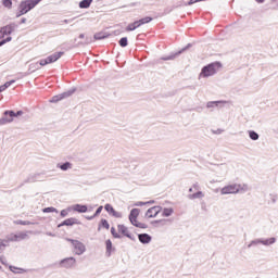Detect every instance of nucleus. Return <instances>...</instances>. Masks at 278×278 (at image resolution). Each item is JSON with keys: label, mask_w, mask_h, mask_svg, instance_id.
I'll return each instance as SVG.
<instances>
[{"label": "nucleus", "mask_w": 278, "mask_h": 278, "mask_svg": "<svg viewBox=\"0 0 278 278\" xmlns=\"http://www.w3.org/2000/svg\"><path fill=\"white\" fill-rule=\"evenodd\" d=\"M73 225H79V220L75 217H71V218H67L65 219L64 222H62L59 227H73Z\"/></svg>", "instance_id": "f8f14e48"}, {"label": "nucleus", "mask_w": 278, "mask_h": 278, "mask_svg": "<svg viewBox=\"0 0 278 278\" xmlns=\"http://www.w3.org/2000/svg\"><path fill=\"white\" fill-rule=\"evenodd\" d=\"M205 195L201 192V191H198L193 194H190L189 195V199H203Z\"/></svg>", "instance_id": "cd10ccee"}, {"label": "nucleus", "mask_w": 278, "mask_h": 278, "mask_svg": "<svg viewBox=\"0 0 278 278\" xmlns=\"http://www.w3.org/2000/svg\"><path fill=\"white\" fill-rule=\"evenodd\" d=\"M7 42H12V37H7L5 39L0 41V47H3Z\"/></svg>", "instance_id": "c9c22d12"}, {"label": "nucleus", "mask_w": 278, "mask_h": 278, "mask_svg": "<svg viewBox=\"0 0 278 278\" xmlns=\"http://www.w3.org/2000/svg\"><path fill=\"white\" fill-rule=\"evenodd\" d=\"M5 247H8V243H5L3 240H0V253H3V249H5Z\"/></svg>", "instance_id": "ea45409f"}, {"label": "nucleus", "mask_w": 278, "mask_h": 278, "mask_svg": "<svg viewBox=\"0 0 278 278\" xmlns=\"http://www.w3.org/2000/svg\"><path fill=\"white\" fill-rule=\"evenodd\" d=\"M1 38H5V35L3 34V30L0 28V40Z\"/></svg>", "instance_id": "8fccbe9b"}, {"label": "nucleus", "mask_w": 278, "mask_h": 278, "mask_svg": "<svg viewBox=\"0 0 278 278\" xmlns=\"http://www.w3.org/2000/svg\"><path fill=\"white\" fill-rule=\"evenodd\" d=\"M275 242H277V239H275V238H269V239H266V240L255 239V240L250 242L248 248L251 249V247H255L257 244H264V247H268L270 244H275Z\"/></svg>", "instance_id": "6e6552de"}, {"label": "nucleus", "mask_w": 278, "mask_h": 278, "mask_svg": "<svg viewBox=\"0 0 278 278\" xmlns=\"http://www.w3.org/2000/svg\"><path fill=\"white\" fill-rule=\"evenodd\" d=\"M256 3H264V0H255Z\"/></svg>", "instance_id": "5fc2aeb1"}, {"label": "nucleus", "mask_w": 278, "mask_h": 278, "mask_svg": "<svg viewBox=\"0 0 278 278\" xmlns=\"http://www.w3.org/2000/svg\"><path fill=\"white\" fill-rule=\"evenodd\" d=\"M74 93H75V89H72L70 91L52 97L50 101L51 103H58V101H62V99H66V97H71V94H74Z\"/></svg>", "instance_id": "9b49d317"}, {"label": "nucleus", "mask_w": 278, "mask_h": 278, "mask_svg": "<svg viewBox=\"0 0 278 278\" xmlns=\"http://www.w3.org/2000/svg\"><path fill=\"white\" fill-rule=\"evenodd\" d=\"M119 46L127 47V37H123L122 39H119Z\"/></svg>", "instance_id": "58836bf2"}, {"label": "nucleus", "mask_w": 278, "mask_h": 278, "mask_svg": "<svg viewBox=\"0 0 278 278\" xmlns=\"http://www.w3.org/2000/svg\"><path fill=\"white\" fill-rule=\"evenodd\" d=\"M112 215L115 216V218H121V213L119 212L114 211L112 213Z\"/></svg>", "instance_id": "a18cd8bd"}, {"label": "nucleus", "mask_w": 278, "mask_h": 278, "mask_svg": "<svg viewBox=\"0 0 278 278\" xmlns=\"http://www.w3.org/2000/svg\"><path fill=\"white\" fill-rule=\"evenodd\" d=\"M101 225L104 227V229H110V223H108V219H102Z\"/></svg>", "instance_id": "e433bc0d"}, {"label": "nucleus", "mask_w": 278, "mask_h": 278, "mask_svg": "<svg viewBox=\"0 0 278 278\" xmlns=\"http://www.w3.org/2000/svg\"><path fill=\"white\" fill-rule=\"evenodd\" d=\"M75 264H77V260H75V257H73V256L63 258L60 262L61 268H73L75 266Z\"/></svg>", "instance_id": "1a4fd4ad"}, {"label": "nucleus", "mask_w": 278, "mask_h": 278, "mask_svg": "<svg viewBox=\"0 0 278 278\" xmlns=\"http://www.w3.org/2000/svg\"><path fill=\"white\" fill-rule=\"evenodd\" d=\"M2 5L8 8V10H12V0H2Z\"/></svg>", "instance_id": "473e14b6"}, {"label": "nucleus", "mask_w": 278, "mask_h": 278, "mask_svg": "<svg viewBox=\"0 0 278 278\" xmlns=\"http://www.w3.org/2000/svg\"><path fill=\"white\" fill-rule=\"evenodd\" d=\"M43 214H49L51 212H55L58 214V208L50 206L42 210Z\"/></svg>", "instance_id": "7c9ffc66"}, {"label": "nucleus", "mask_w": 278, "mask_h": 278, "mask_svg": "<svg viewBox=\"0 0 278 278\" xmlns=\"http://www.w3.org/2000/svg\"><path fill=\"white\" fill-rule=\"evenodd\" d=\"M138 216H140V208H132L129 214V220L134 227L139 229H147V224L138 222Z\"/></svg>", "instance_id": "7ed1b4c3"}, {"label": "nucleus", "mask_w": 278, "mask_h": 278, "mask_svg": "<svg viewBox=\"0 0 278 278\" xmlns=\"http://www.w3.org/2000/svg\"><path fill=\"white\" fill-rule=\"evenodd\" d=\"M5 90V87L2 85L0 86V92H3Z\"/></svg>", "instance_id": "603ef678"}, {"label": "nucleus", "mask_w": 278, "mask_h": 278, "mask_svg": "<svg viewBox=\"0 0 278 278\" xmlns=\"http://www.w3.org/2000/svg\"><path fill=\"white\" fill-rule=\"evenodd\" d=\"M92 4V0H83L79 2V8L80 9H88Z\"/></svg>", "instance_id": "412c9836"}, {"label": "nucleus", "mask_w": 278, "mask_h": 278, "mask_svg": "<svg viewBox=\"0 0 278 278\" xmlns=\"http://www.w3.org/2000/svg\"><path fill=\"white\" fill-rule=\"evenodd\" d=\"M62 55H64V52H54L48 58L40 60L39 65L47 66V64H53V62H58L62 58Z\"/></svg>", "instance_id": "423d86ee"}, {"label": "nucleus", "mask_w": 278, "mask_h": 278, "mask_svg": "<svg viewBox=\"0 0 278 278\" xmlns=\"http://www.w3.org/2000/svg\"><path fill=\"white\" fill-rule=\"evenodd\" d=\"M12 84H14V80H11V81H7L4 85V89L7 90V88H10L12 86Z\"/></svg>", "instance_id": "a19ab883"}, {"label": "nucleus", "mask_w": 278, "mask_h": 278, "mask_svg": "<svg viewBox=\"0 0 278 278\" xmlns=\"http://www.w3.org/2000/svg\"><path fill=\"white\" fill-rule=\"evenodd\" d=\"M21 23H22V24L27 23V18H25V17H24V18H22Z\"/></svg>", "instance_id": "864d4df0"}, {"label": "nucleus", "mask_w": 278, "mask_h": 278, "mask_svg": "<svg viewBox=\"0 0 278 278\" xmlns=\"http://www.w3.org/2000/svg\"><path fill=\"white\" fill-rule=\"evenodd\" d=\"M106 255L110 257L112 255V240H106Z\"/></svg>", "instance_id": "bb28decb"}, {"label": "nucleus", "mask_w": 278, "mask_h": 278, "mask_svg": "<svg viewBox=\"0 0 278 278\" xmlns=\"http://www.w3.org/2000/svg\"><path fill=\"white\" fill-rule=\"evenodd\" d=\"M211 184H216V180H212Z\"/></svg>", "instance_id": "bf43d9fd"}, {"label": "nucleus", "mask_w": 278, "mask_h": 278, "mask_svg": "<svg viewBox=\"0 0 278 278\" xmlns=\"http://www.w3.org/2000/svg\"><path fill=\"white\" fill-rule=\"evenodd\" d=\"M15 225H34V223L29 222V220H22V219H17L14 222Z\"/></svg>", "instance_id": "2f4dec72"}, {"label": "nucleus", "mask_w": 278, "mask_h": 278, "mask_svg": "<svg viewBox=\"0 0 278 278\" xmlns=\"http://www.w3.org/2000/svg\"><path fill=\"white\" fill-rule=\"evenodd\" d=\"M61 216H62V218H66V216H68V211L62 210L61 211Z\"/></svg>", "instance_id": "37998d69"}, {"label": "nucleus", "mask_w": 278, "mask_h": 278, "mask_svg": "<svg viewBox=\"0 0 278 278\" xmlns=\"http://www.w3.org/2000/svg\"><path fill=\"white\" fill-rule=\"evenodd\" d=\"M117 230L126 238H129V240H134V237L131 236V233H129V229L125 225H118Z\"/></svg>", "instance_id": "ddd939ff"}, {"label": "nucleus", "mask_w": 278, "mask_h": 278, "mask_svg": "<svg viewBox=\"0 0 278 278\" xmlns=\"http://www.w3.org/2000/svg\"><path fill=\"white\" fill-rule=\"evenodd\" d=\"M29 233H34L31 230L21 231L17 232V242H21V240H27L29 238Z\"/></svg>", "instance_id": "f3484780"}, {"label": "nucleus", "mask_w": 278, "mask_h": 278, "mask_svg": "<svg viewBox=\"0 0 278 278\" xmlns=\"http://www.w3.org/2000/svg\"><path fill=\"white\" fill-rule=\"evenodd\" d=\"M138 27H140V24L138 21H136L126 27V31H135V29H138Z\"/></svg>", "instance_id": "aec40b11"}, {"label": "nucleus", "mask_w": 278, "mask_h": 278, "mask_svg": "<svg viewBox=\"0 0 278 278\" xmlns=\"http://www.w3.org/2000/svg\"><path fill=\"white\" fill-rule=\"evenodd\" d=\"M64 23H68V20H64Z\"/></svg>", "instance_id": "052dcab7"}, {"label": "nucleus", "mask_w": 278, "mask_h": 278, "mask_svg": "<svg viewBox=\"0 0 278 278\" xmlns=\"http://www.w3.org/2000/svg\"><path fill=\"white\" fill-rule=\"evenodd\" d=\"M138 239L141 244H149L152 240V237L149 233H140L138 235Z\"/></svg>", "instance_id": "2eb2a0df"}, {"label": "nucleus", "mask_w": 278, "mask_h": 278, "mask_svg": "<svg viewBox=\"0 0 278 278\" xmlns=\"http://www.w3.org/2000/svg\"><path fill=\"white\" fill-rule=\"evenodd\" d=\"M10 116V118L8 117H2L0 119V125H5V123H12L13 118L16 116H23V111H17L16 113H14V111H5L4 112V116Z\"/></svg>", "instance_id": "0eeeda50"}, {"label": "nucleus", "mask_w": 278, "mask_h": 278, "mask_svg": "<svg viewBox=\"0 0 278 278\" xmlns=\"http://www.w3.org/2000/svg\"><path fill=\"white\" fill-rule=\"evenodd\" d=\"M162 212V206H152L146 212V218H155Z\"/></svg>", "instance_id": "9d476101"}, {"label": "nucleus", "mask_w": 278, "mask_h": 278, "mask_svg": "<svg viewBox=\"0 0 278 278\" xmlns=\"http://www.w3.org/2000/svg\"><path fill=\"white\" fill-rule=\"evenodd\" d=\"M174 212L175 210H173V207L163 208L162 216H164L165 218H168V216H173Z\"/></svg>", "instance_id": "4be33fe9"}, {"label": "nucleus", "mask_w": 278, "mask_h": 278, "mask_svg": "<svg viewBox=\"0 0 278 278\" xmlns=\"http://www.w3.org/2000/svg\"><path fill=\"white\" fill-rule=\"evenodd\" d=\"M9 268H10V270H11L12 273H16L15 270L18 269V268H16L15 266H10Z\"/></svg>", "instance_id": "09e8293b"}, {"label": "nucleus", "mask_w": 278, "mask_h": 278, "mask_svg": "<svg viewBox=\"0 0 278 278\" xmlns=\"http://www.w3.org/2000/svg\"><path fill=\"white\" fill-rule=\"evenodd\" d=\"M135 207H142V205H147V202H136Z\"/></svg>", "instance_id": "79ce46f5"}, {"label": "nucleus", "mask_w": 278, "mask_h": 278, "mask_svg": "<svg viewBox=\"0 0 278 278\" xmlns=\"http://www.w3.org/2000/svg\"><path fill=\"white\" fill-rule=\"evenodd\" d=\"M163 222V219H160V220H155L154 223H162Z\"/></svg>", "instance_id": "13d9d810"}, {"label": "nucleus", "mask_w": 278, "mask_h": 278, "mask_svg": "<svg viewBox=\"0 0 278 278\" xmlns=\"http://www.w3.org/2000/svg\"><path fill=\"white\" fill-rule=\"evenodd\" d=\"M72 210L74 212H78V214H86V212H88V206L87 205H81V204H74L72 206Z\"/></svg>", "instance_id": "4468645a"}, {"label": "nucleus", "mask_w": 278, "mask_h": 278, "mask_svg": "<svg viewBox=\"0 0 278 278\" xmlns=\"http://www.w3.org/2000/svg\"><path fill=\"white\" fill-rule=\"evenodd\" d=\"M191 45L189 43L187 47L182 48L180 51L176 52L173 55L163 58V60L168 61V60H175L178 55H181V53H184V51H187L188 49H190Z\"/></svg>", "instance_id": "a211bd4d"}, {"label": "nucleus", "mask_w": 278, "mask_h": 278, "mask_svg": "<svg viewBox=\"0 0 278 278\" xmlns=\"http://www.w3.org/2000/svg\"><path fill=\"white\" fill-rule=\"evenodd\" d=\"M189 192H192V188L189 189Z\"/></svg>", "instance_id": "e2e57ef3"}, {"label": "nucleus", "mask_w": 278, "mask_h": 278, "mask_svg": "<svg viewBox=\"0 0 278 278\" xmlns=\"http://www.w3.org/2000/svg\"><path fill=\"white\" fill-rule=\"evenodd\" d=\"M249 136H250L251 140H260V135L254 130H250Z\"/></svg>", "instance_id": "c85d7f7f"}, {"label": "nucleus", "mask_w": 278, "mask_h": 278, "mask_svg": "<svg viewBox=\"0 0 278 278\" xmlns=\"http://www.w3.org/2000/svg\"><path fill=\"white\" fill-rule=\"evenodd\" d=\"M35 66H37L36 68H39V67H38V63H36Z\"/></svg>", "instance_id": "680f3d73"}, {"label": "nucleus", "mask_w": 278, "mask_h": 278, "mask_svg": "<svg viewBox=\"0 0 278 278\" xmlns=\"http://www.w3.org/2000/svg\"><path fill=\"white\" fill-rule=\"evenodd\" d=\"M153 203H155V200H150V201L146 202V205H153Z\"/></svg>", "instance_id": "de8ad7c7"}, {"label": "nucleus", "mask_w": 278, "mask_h": 278, "mask_svg": "<svg viewBox=\"0 0 278 278\" xmlns=\"http://www.w3.org/2000/svg\"><path fill=\"white\" fill-rule=\"evenodd\" d=\"M271 203H277V194H270Z\"/></svg>", "instance_id": "c03bdc74"}, {"label": "nucleus", "mask_w": 278, "mask_h": 278, "mask_svg": "<svg viewBox=\"0 0 278 278\" xmlns=\"http://www.w3.org/2000/svg\"><path fill=\"white\" fill-rule=\"evenodd\" d=\"M111 233H112L113 238H121V235H118V232H116V228H114V227L111 228Z\"/></svg>", "instance_id": "4c0bfd02"}, {"label": "nucleus", "mask_w": 278, "mask_h": 278, "mask_svg": "<svg viewBox=\"0 0 278 278\" xmlns=\"http://www.w3.org/2000/svg\"><path fill=\"white\" fill-rule=\"evenodd\" d=\"M0 262H1V264H3L4 266H5V264H8L7 261H5V256H1V257H0Z\"/></svg>", "instance_id": "49530a36"}, {"label": "nucleus", "mask_w": 278, "mask_h": 278, "mask_svg": "<svg viewBox=\"0 0 278 278\" xmlns=\"http://www.w3.org/2000/svg\"><path fill=\"white\" fill-rule=\"evenodd\" d=\"M109 35H105L103 33H98L94 35V40H104V38H108Z\"/></svg>", "instance_id": "c756f323"}, {"label": "nucleus", "mask_w": 278, "mask_h": 278, "mask_svg": "<svg viewBox=\"0 0 278 278\" xmlns=\"http://www.w3.org/2000/svg\"><path fill=\"white\" fill-rule=\"evenodd\" d=\"M104 210H106L110 214L115 212L114 207L111 204H105Z\"/></svg>", "instance_id": "f704fd0d"}, {"label": "nucleus", "mask_w": 278, "mask_h": 278, "mask_svg": "<svg viewBox=\"0 0 278 278\" xmlns=\"http://www.w3.org/2000/svg\"><path fill=\"white\" fill-rule=\"evenodd\" d=\"M249 190V186L240 185V184H231L223 187L220 189V194L225 197V194H238L239 192H247Z\"/></svg>", "instance_id": "f257e3e1"}, {"label": "nucleus", "mask_w": 278, "mask_h": 278, "mask_svg": "<svg viewBox=\"0 0 278 278\" xmlns=\"http://www.w3.org/2000/svg\"><path fill=\"white\" fill-rule=\"evenodd\" d=\"M152 21H153V18L148 16V17H143L137 22L139 24V27H141V25H147V23H151Z\"/></svg>", "instance_id": "393cba45"}, {"label": "nucleus", "mask_w": 278, "mask_h": 278, "mask_svg": "<svg viewBox=\"0 0 278 278\" xmlns=\"http://www.w3.org/2000/svg\"><path fill=\"white\" fill-rule=\"evenodd\" d=\"M213 134H223V130L222 129H217V130H213Z\"/></svg>", "instance_id": "3c124183"}, {"label": "nucleus", "mask_w": 278, "mask_h": 278, "mask_svg": "<svg viewBox=\"0 0 278 278\" xmlns=\"http://www.w3.org/2000/svg\"><path fill=\"white\" fill-rule=\"evenodd\" d=\"M4 242H18V237L14 233H11L7 236V240Z\"/></svg>", "instance_id": "b1692460"}, {"label": "nucleus", "mask_w": 278, "mask_h": 278, "mask_svg": "<svg viewBox=\"0 0 278 278\" xmlns=\"http://www.w3.org/2000/svg\"><path fill=\"white\" fill-rule=\"evenodd\" d=\"M218 68H220V63H211L202 68L200 77H212L216 75Z\"/></svg>", "instance_id": "20e7f679"}, {"label": "nucleus", "mask_w": 278, "mask_h": 278, "mask_svg": "<svg viewBox=\"0 0 278 278\" xmlns=\"http://www.w3.org/2000/svg\"><path fill=\"white\" fill-rule=\"evenodd\" d=\"M67 242L72 243V247H74V253L75 255H84L86 251V244L81 243L79 240L75 239H66Z\"/></svg>", "instance_id": "39448f33"}, {"label": "nucleus", "mask_w": 278, "mask_h": 278, "mask_svg": "<svg viewBox=\"0 0 278 278\" xmlns=\"http://www.w3.org/2000/svg\"><path fill=\"white\" fill-rule=\"evenodd\" d=\"M220 103H226L225 101H212V102H207L206 108L211 109V108H216L218 105H220Z\"/></svg>", "instance_id": "a878e982"}, {"label": "nucleus", "mask_w": 278, "mask_h": 278, "mask_svg": "<svg viewBox=\"0 0 278 278\" xmlns=\"http://www.w3.org/2000/svg\"><path fill=\"white\" fill-rule=\"evenodd\" d=\"M40 1H42V0L22 1L20 3L18 13H17L16 17L18 18L20 16H23V15L27 14V12L34 10L38 5V3H40Z\"/></svg>", "instance_id": "f03ea898"}, {"label": "nucleus", "mask_w": 278, "mask_h": 278, "mask_svg": "<svg viewBox=\"0 0 278 278\" xmlns=\"http://www.w3.org/2000/svg\"><path fill=\"white\" fill-rule=\"evenodd\" d=\"M0 29H2V33L4 34V36H10V34H12V31H14V29H16V25L9 24L4 27H1Z\"/></svg>", "instance_id": "dca6fc26"}, {"label": "nucleus", "mask_w": 278, "mask_h": 278, "mask_svg": "<svg viewBox=\"0 0 278 278\" xmlns=\"http://www.w3.org/2000/svg\"><path fill=\"white\" fill-rule=\"evenodd\" d=\"M79 38H85V35H84V34H80V35H79Z\"/></svg>", "instance_id": "4d7b16f0"}, {"label": "nucleus", "mask_w": 278, "mask_h": 278, "mask_svg": "<svg viewBox=\"0 0 278 278\" xmlns=\"http://www.w3.org/2000/svg\"><path fill=\"white\" fill-rule=\"evenodd\" d=\"M201 1H206V0H189L188 2H185L184 5H194V3H199Z\"/></svg>", "instance_id": "72a5a7b5"}, {"label": "nucleus", "mask_w": 278, "mask_h": 278, "mask_svg": "<svg viewBox=\"0 0 278 278\" xmlns=\"http://www.w3.org/2000/svg\"><path fill=\"white\" fill-rule=\"evenodd\" d=\"M101 212H103V206H99L92 216L86 217L87 220H92V219L97 218V216H99V214H101Z\"/></svg>", "instance_id": "5701e85b"}, {"label": "nucleus", "mask_w": 278, "mask_h": 278, "mask_svg": "<svg viewBox=\"0 0 278 278\" xmlns=\"http://www.w3.org/2000/svg\"><path fill=\"white\" fill-rule=\"evenodd\" d=\"M47 236L53 237L54 235H53V232H47Z\"/></svg>", "instance_id": "6e6d98bb"}, {"label": "nucleus", "mask_w": 278, "mask_h": 278, "mask_svg": "<svg viewBox=\"0 0 278 278\" xmlns=\"http://www.w3.org/2000/svg\"><path fill=\"white\" fill-rule=\"evenodd\" d=\"M56 168H60L61 170H71V168H73V163L65 162L63 164H58Z\"/></svg>", "instance_id": "6ab92c4d"}]
</instances>
